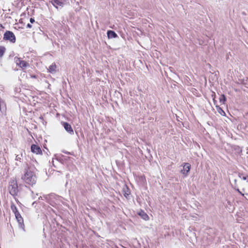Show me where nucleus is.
Masks as SVG:
<instances>
[{
	"label": "nucleus",
	"mask_w": 248,
	"mask_h": 248,
	"mask_svg": "<svg viewBox=\"0 0 248 248\" xmlns=\"http://www.w3.org/2000/svg\"><path fill=\"white\" fill-rule=\"evenodd\" d=\"M21 179L26 184L32 186L35 184L36 182V177L34 172L30 169L25 170L24 174L22 176Z\"/></svg>",
	"instance_id": "1"
},
{
	"label": "nucleus",
	"mask_w": 248,
	"mask_h": 248,
	"mask_svg": "<svg viewBox=\"0 0 248 248\" xmlns=\"http://www.w3.org/2000/svg\"><path fill=\"white\" fill-rule=\"evenodd\" d=\"M9 193L12 196H16L18 192L17 183L16 179L11 178L8 186Z\"/></svg>",
	"instance_id": "2"
},
{
	"label": "nucleus",
	"mask_w": 248,
	"mask_h": 248,
	"mask_svg": "<svg viewBox=\"0 0 248 248\" xmlns=\"http://www.w3.org/2000/svg\"><path fill=\"white\" fill-rule=\"evenodd\" d=\"M3 39L4 40H9L11 43L16 42V38L14 33L11 31H7L4 34Z\"/></svg>",
	"instance_id": "3"
},
{
	"label": "nucleus",
	"mask_w": 248,
	"mask_h": 248,
	"mask_svg": "<svg viewBox=\"0 0 248 248\" xmlns=\"http://www.w3.org/2000/svg\"><path fill=\"white\" fill-rule=\"evenodd\" d=\"M69 0H51L50 2L57 9L59 7L62 8L68 2Z\"/></svg>",
	"instance_id": "4"
},
{
	"label": "nucleus",
	"mask_w": 248,
	"mask_h": 248,
	"mask_svg": "<svg viewBox=\"0 0 248 248\" xmlns=\"http://www.w3.org/2000/svg\"><path fill=\"white\" fill-rule=\"evenodd\" d=\"M15 62L17 65L21 68H25L28 67L29 64L25 61L21 60L20 58H15Z\"/></svg>",
	"instance_id": "5"
},
{
	"label": "nucleus",
	"mask_w": 248,
	"mask_h": 248,
	"mask_svg": "<svg viewBox=\"0 0 248 248\" xmlns=\"http://www.w3.org/2000/svg\"><path fill=\"white\" fill-rule=\"evenodd\" d=\"M191 168V165L188 163H185L184 164L183 168L181 170V172L186 176L189 172Z\"/></svg>",
	"instance_id": "6"
},
{
	"label": "nucleus",
	"mask_w": 248,
	"mask_h": 248,
	"mask_svg": "<svg viewBox=\"0 0 248 248\" xmlns=\"http://www.w3.org/2000/svg\"><path fill=\"white\" fill-rule=\"evenodd\" d=\"M16 218L18 222L19 227L23 229L24 231H25V225L24 224V221L22 217H21L20 213L16 214V215H15Z\"/></svg>",
	"instance_id": "7"
},
{
	"label": "nucleus",
	"mask_w": 248,
	"mask_h": 248,
	"mask_svg": "<svg viewBox=\"0 0 248 248\" xmlns=\"http://www.w3.org/2000/svg\"><path fill=\"white\" fill-rule=\"evenodd\" d=\"M62 125L63 126L65 130L71 135L74 134V131L71 125L66 122H62Z\"/></svg>",
	"instance_id": "8"
},
{
	"label": "nucleus",
	"mask_w": 248,
	"mask_h": 248,
	"mask_svg": "<svg viewBox=\"0 0 248 248\" xmlns=\"http://www.w3.org/2000/svg\"><path fill=\"white\" fill-rule=\"evenodd\" d=\"M31 151L37 155L42 154V150L40 147L35 144H32L31 146Z\"/></svg>",
	"instance_id": "9"
},
{
	"label": "nucleus",
	"mask_w": 248,
	"mask_h": 248,
	"mask_svg": "<svg viewBox=\"0 0 248 248\" xmlns=\"http://www.w3.org/2000/svg\"><path fill=\"white\" fill-rule=\"evenodd\" d=\"M107 35L108 39L115 38L118 37L117 34L113 31H107Z\"/></svg>",
	"instance_id": "10"
},
{
	"label": "nucleus",
	"mask_w": 248,
	"mask_h": 248,
	"mask_svg": "<svg viewBox=\"0 0 248 248\" xmlns=\"http://www.w3.org/2000/svg\"><path fill=\"white\" fill-rule=\"evenodd\" d=\"M139 215L144 220H147L149 219L148 216L143 211H140Z\"/></svg>",
	"instance_id": "11"
},
{
	"label": "nucleus",
	"mask_w": 248,
	"mask_h": 248,
	"mask_svg": "<svg viewBox=\"0 0 248 248\" xmlns=\"http://www.w3.org/2000/svg\"><path fill=\"white\" fill-rule=\"evenodd\" d=\"M56 65L55 63L52 64L49 66L48 70L50 73H53L56 71Z\"/></svg>",
	"instance_id": "12"
},
{
	"label": "nucleus",
	"mask_w": 248,
	"mask_h": 248,
	"mask_svg": "<svg viewBox=\"0 0 248 248\" xmlns=\"http://www.w3.org/2000/svg\"><path fill=\"white\" fill-rule=\"evenodd\" d=\"M11 209L12 211L14 213L15 215H16V214H19V212H18L16 207V205L14 204H12L11 206Z\"/></svg>",
	"instance_id": "13"
},
{
	"label": "nucleus",
	"mask_w": 248,
	"mask_h": 248,
	"mask_svg": "<svg viewBox=\"0 0 248 248\" xmlns=\"http://www.w3.org/2000/svg\"><path fill=\"white\" fill-rule=\"evenodd\" d=\"M123 191L124 192V196L127 198V197L129 196L130 194V192L129 191L128 188L125 186L124 188H123Z\"/></svg>",
	"instance_id": "14"
},
{
	"label": "nucleus",
	"mask_w": 248,
	"mask_h": 248,
	"mask_svg": "<svg viewBox=\"0 0 248 248\" xmlns=\"http://www.w3.org/2000/svg\"><path fill=\"white\" fill-rule=\"evenodd\" d=\"M5 49H6L4 46H0V57L1 58L3 56Z\"/></svg>",
	"instance_id": "15"
},
{
	"label": "nucleus",
	"mask_w": 248,
	"mask_h": 248,
	"mask_svg": "<svg viewBox=\"0 0 248 248\" xmlns=\"http://www.w3.org/2000/svg\"><path fill=\"white\" fill-rule=\"evenodd\" d=\"M226 100V99L225 95L224 94L221 95V96H220V97L219 98L220 102H222L223 103H224Z\"/></svg>",
	"instance_id": "16"
},
{
	"label": "nucleus",
	"mask_w": 248,
	"mask_h": 248,
	"mask_svg": "<svg viewBox=\"0 0 248 248\" xmlns=\"http://www.w3.org/2000/svg\"><path fill=\"white\" fill-rule=\"evenodd\" d=\"M218 111L219 113H220L221 114H222L221 112H223L224 114H225V112H224V111L220 108H219L218 109Z\"/></svg>",
	"instance_id": "17"
},
{
	"label": "nucleus",
	"mask_w": 248,
	"mask_h": 248,
	"mask_svg": "<svg viewBox=\"0 0 248 248\" xmlns=\"http://www.w3.org/2000/svg\"><path fill=\"white\" fill-rule=\"evenodd\" d=\"M20 159H21V157H20V155H17L16 156V160H20Z\"/></svg>",
	"instance_id": "18"
},
{
	"label": "nucleus",
	"mask_w": 248,
	"mask_h": 248,
	"mask_svg": "<svg viewBox=\"0 0 248 248\" xmlns=\"http://www.w3.org/2000/svg\"><path fill=\"white\" fill-rule=\"evenodd\" d=\"M30 22L31 23H33V22H35V20L33 18H31L30 19Z\"/></svg>",
	"instance_id": "19"
},
{
	"label": "nucleus",
	"mask_w": 248,
	"mask_h": 248,
	"mask_svg": "<svg viewBox=\"0 0 248 248\" xmlns=\"http://www.w3.org/2000/svg\"><path fill=\"white\" fill-rule=\"evenodd\" d=\"M27 27L31 28V25L30 24H28Z\"/></svg>",
	"instance_id": "20"
},
{
	"label": "nucleus",
	"mask_w": 248,
	"mask_h": 248,
	"mask_svg": "<svg viewBox=\"0 0 248 248\" xmlns=\"http://www.w3.org/2000/svg\"><path fill=\"white\" fill-rule=\"evenodd\" d=\"M247 177L246 176H244L243 177L242 179L244 180H246L247 179Z\"/></svg>",
	"instance_id": "21"
},
{
	"label": "nucleus",
	"mask_w": 248,
	"mask_h": 248,
	"mask_svg": "<svg viewBox=\"0 0 248 248\" xmlns=\"http://www.w3.org/2000/svg\"><path fill=\"white\" fill-rule=\"evenodd\" d=\"M237 191H238L240 194H242V195H243V194H242V193L240 191V190H239L238 189H237Z\"/></svg>",
	"instance_id": "22"
}]
</instances>
